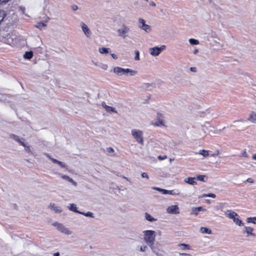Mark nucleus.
<instances>
[{
    "label": "nucleus",
    "mask_w": 256,
    "mask_h": 256,
    "mask_svg": "<svg viewBox=\"0 0 256 256\" xmlns=\"http://www.w3.org/2000/svg\"><path fill=\"white\" fill-rule=\"evenodd\" d=\"M46 26V24H44L43 22H39L38 23V25L36 26V27L39 28H42L43 27H45Z\"/></svg>",
    "instance_id": "obj_41"
},
{
    "label": "nucleus",
    "mask_w": 256,
    "mask_h": 256,
    "mask_svg": "<svg viewBox=\"0 0 256 256\" xmlns=\"http://www.w3.org/2000/svg\"><path fill=\"white\" fill-rule=\"evenodd\" d=\"M10 0H0V5L8 2Z\"/></svg>",
    "instance_id": "obj_47"
},
{
    "label": "nucleus",
    "mask_w": 256,
    "mask_h": 256,
    "mask_svg": "<svg viewBox=\"0 0 256 256\" xmlns=\"http://www.w3.org/2000/svg\"><path fill=\"white\" fill-rule=\"evenodd\" d=\"M62 178L64 180H66L70 182L72 185L74 186H77V183L72 178H70V176H66V175H62Z\"/></svg>",
    "instance_id": "obj_19"
},
{
    "label": "nucleus",
    "mask_w": 256,
    "mask_h": 256,
    "mask_svg": "<svg viewBox=\"0 0 256 256\" xmlns=\"http://www.w3.org/2000/svg\"><path fill=\"white\" fill-rule=\"evenodd\" d=\"M60 162H61L58 161V162H56V164H58L60 165Z\"/></svg>",
    "instance_id": "obj_61"
},
{
    "label": "nucleus",
    "mask_w": 256,
    "mask_h": 256,
    "mask_svg": "<svg viewBox=\"0 0 256 256\" xmlns=\"http://www.w3.org/2000/svg\"><path fill=\"white\" fill-rule=\"evenodd\" d=\"M196 154L202 155L204 158H206V157L209 156L208 151L205 150H200L199 152H197Z\"/></svg>",
    "instance_id": "obj_24"
},
{
    "label": "nucleus",
    "mask_w": 256,
    "mask_h": 256,
    "mask_svg": "<svg viewBox=\"0 0 256 256\" xmlns=\"http://www.w3.org/2000/svg\"><path fill=\"white\" fill-rule=\"evenodd\" d=\"M165 48L166 46L164 45L160 48L158 46L151 48H149V52L153 56H158Z\"/></svg>",
    "instance_id": "obj_9"
},
{
    "label": "nucleus",
    "mask_w": 256,
    "mask_h": 256,
    "mask_svg": "<svg viewBox=\"0 0 256 256\" xmlns=\"http://www.w3.org/2000/svg\"><path fill=\"white\" fill-rule=\"evenodd\" d=\"M180 192L178 190H168V194L176 196L180 194Z\"/></svg>",
    "instance_id": "obj_29"
},
{
    "label": "nucleus",
    "mask_w": 256,
    "mask_h": 256,
    "mask_svg": "<svg viewBox=\"0 0 256 256\" xmlns=\"http://www.w3.org/2000/svg\"><path fill=\"white\" fill-rule=\"evenodd\" d=\"M192 210L194 214L196 216L198 214L199 212L205 210V209H204L202 206H198L193 208Z\"/></svg>",
    "instance_id": "obj_21"
},
{
    "label": "nucleus",
    "mask_w": 256,
    "mask_h": 256,
    "mask_svg": "<svg viewBox=\"0 0 256 256\" xmlns=\"http://www.w3.org/2000/svg\"><path fill=\"white\" fill-rule=\"evenodd\" d=\"M200 230L202 234H212V230L207 228L201 227Z\"/></svg>",
    "instance_id": "obj_25"
},
{
    "label": "nucleus",
    "mask_w": 256,
    "mask_h": 256,
    "mask_svg": "<svg viewBox=\"0 0 256 256\" xmlns=\"http://www.w3.org/2000/svg\"><path fill=\"white\" fill-rule=\"evenodd\" d=\"M190 70L194 72H197V69L195 67H191L190 68Z\"/></svg>",
    "instance_id": "obj_50"
},
{
    "label": "nucleus",
    "mask_w": 256,
    "mask_h": 256,
    "mask_svg": "<svg viewBox=\"0 0 256 256\" xmlns=\"http://www.w3.org/2000/svg\"><path fill=\"white\" fill-rule=\"evenodd\" d=\"M225 214L228 218L232 219L237 225L241 226L244 224L242 221L238 218V216L236 212L228 210L226 212Z\"/></svg>",
    "instance_id": "obj_3"
},
{
    "label": "nucleus",
    "mask_w": 256,
    "mask_h": 256,
    "mask_svg": "<svg viewBox=\"0 0 256 256\" xmlns=\"http://www.w3.org/2000/svg\"><path fill=\"white\" fill-rule=\"evenodd\" d=\"M124 178L126 179V177H125V176H124Z\"/></svg>",
    "instance_id": "obj_64"
},
{
    "label": "nucleus",
    "mask_w": 256,
    "mask_h": 256,
    "mask_svg": "<svg viewBox=\"0 0 256 256\" xmlns=\"http://www.w3.org/2000/svg\"><path fill=\"white\" fill-rule=\"evenodd\" d=\"M92 62L96 66H98L99 68H102L104 70H106L108 69V66L106 64H102L101 62Z\"/></svg>",
    "instance_id": "obj_22"
},
{
    "label": "nucleus",
    "mask_w": 256,
    "mask_h": 256,
    "mask_svg": "<svg viewBox=\"0 0 256 256\" xmlns=\"http://www.w3.org/2000/svg\"><path fill=\"white\" fill-rule=\"evenodd\" d=\"M149 246L152 252L157 256H164V251L158 244H154Z\"/></svg>",
    "instance_id": "obj_5"
},
{
    "label": "nucleus",
    "mask_w": 256,
    "mask_h": 256,
    "mask_svg": "<svg viewBox=\"0 0 256 256\" xmlns=\"http://www.w3.org/2000/svg\"><path fill=\"white\" fill-rule=\"evenodd\" d=\"M144 241L148 246L154 244L156 240V232L152 230H146L144 231Z\"/></svg>",
    "instance_id": "obj_1"
},
{
    "label": "nucleus",
    "mask_w": 256,
    "mask_h": 256,
    "mask_svg": "<svg viewBox=\"0 0 256 256\" xmlns=\"http://www.w3.org/2000/svg\"><path fill=\"white\" fill-rule=\"evenodd\" d=\"M220 130H217V132H217L216 133H217V134H218V132H220Z\"/></svg>",
    "instance_id": "obj_63"
},
{
    "label": "nucleus",
    "mask_w": 256,
    "mask_h": 256,
    "mask_svg": "<svg viewBox=\"0 0 256 256\" xmlns=\"http://www.w3.org/2000/svg\"><path fill=\"white\" fill-rule=\"evenodd\" d=\"M198 52V50L196 48L194 50V54H196Z\"/></svg>",
    "instance_id": "obj_57"
},
{
    "label": "nucleus",
    "mask_w": 256,
    "mask_h": 256,
    "mask_svg": "<svg viewBox=\"0 0 256 256\" xmlns=\"http://www.w3.org/2000/svg\"><path fill=\"white\" fill-rule=\"evenodd\" d=\"M219 154H220L219 152L217 151L216 152L214 153V154H209V156H217L219 155Z\"/></svg>",
    "instance_id": "obj_46"
},
{
    "label": "nucleus",
    "mask_w": 256,
    "mask_h": 256,
    "mask_svg": "<svg viewBox=\"0 0 256 256\" xmlns=\"http://www.w3.org/2000/svg\"><path fill=\"white\" fill-rule=\"evenodd\" d=\"M245 231L244 232H246L247 234V236H255V234L253 232L254 228L250 226H245Z\"/></svg>",
    "instance_id": "obj_16"
},
{
    "label": "nucleus",
    "mask_w": 256,
    "mask_h": 256,
    "mask_svg": "<svg viewBox=\"0 0 256 256\" xmlns=\"http://www.w3.org/2000/svg\"><path fill=\"white\" fill-rule=\"evenodd\" d=\"M6 16V12L4 10H0V24L2 22Z\"/></svg>",
    "instance_id": "obj_28"
},
{
    "label": "nucleus",
    "mask_w": 256,
    "mask_h": 256,
    "mask_svg": "<svg viewBox=\"0 0 256 256\" xmlns=\"http://www.w3.org/2000/svg\"><path fill=\"white\" fill-rule=\"evenodd\" d=\"M10 136L11 138L18 142L20 146H24V141L26 140L24 138H20L18 136L14 134H10Z\"/></svg>",
    "instance_id": "obj_11"
},
{
    "label": "nucleus",
    "mask_w": 256,
    "mask_h": 256,
    "mask_svg": "<svg viewBox=\"0 0 256 256\" xmlns=\"http://www.w3.org/2000/svg\"><path fill=\"white\" fill-rule=\"evenodd\" d=\"M148 248L146 246H142L140 248V250L142 252H144L148 250Z\"/></svg>",
    "instance_id": "obj_39"
},
{
    "label": "nucleus",
    "mask_w": 256,
    "mask_h": 256,
    "mask_svg": "<svg viewBox=\"0 0 256 256\" xmlns=\"http://www.w3.org/2000/svg\"><path fill=\"white\" fill-rule=\"evenodd\" d=\"M33 56V52L32 51L26 52L24 54V58L26 60H30Z\"/></svg>",
    "instance_id": "obj_23"
},
{
    "label": "nucleus",
    "mask_w": 256,
    "mask_h": 256,
    "mask_svg": "<svg viewBox=\"0 0 256 256\" xmlns=\"http://www.w3.org/2000/svg\"><path fill=\"white\" fill-rule=\"evenodd\" d=\"M59 166L62 168H65L66 167V166L62 162L60 163Z\"/></svg>",
    "instance_id": "obj_51"
},
{
    "label": "nucleus",
    "mask_w": 256,
    "mask_h": 256,
    "mask_svg": "<svg viewBox=\"0 0 256 256\" xmlns=\"http://www.w3.org/2000/svg\"><path fill=\"white\" fill-rule=\"evenodd\" d=\"M60 256V253L58 252L54 254V256Z\"/></svg>",
    "instance_id": "obj_60"
},
{
    "label": "nucleus",
    "mask_w": 256,
    "mask_h": 256,
    "mask_svg": "<svg viewBox=\"0 0 256 256\" xmlns=\"http://www.w3.org/2000/svg\"><path fill=\"white\" fill-rule=\"evenodd\" d=\"M114 72L118 76H122L130 73V74L131 76H133L137 73L136 71L132 70L130 68H123L119 66L115 67L114 68Z\"/></svg>",
    "instance_id": "obj_2"
},
{
    "label": "nucleus",
    "mask_w": 256,
    "mask_h": 256,
    "mask_svg": "<svg viewBox=\"0 0 256 256\" xmlns=\"http://www.w3.org/2000/svg\"><path fill=\"white\" fill-rule=\"evenodd\" d=\"M107 152H108V153H112L114 152V150L112 148V147H109V148H107Z\"/></svg>",
    "instance_id": "obj_43"
},
{
    "label": "nucleus",
    "mask_w": 256,
    "mask_h": 256,
    "mask_svg": "<svg viewBox=\"0 0 256 256\" xmlns=\"http://www.w3.org/2000/svg\"><path fill=\"white\" fill-rule=\"evenodd\" d=\"M166 212L170 214H178L180 213L179 208L177 205H172L167 208Z\"/></svg>",
    "instance_id": "obj_10"
},
{
    "label": "nucleus",
    "mask_w": 256,
    "mask_h": 256,
    "mask_svg": "<svg viewBox=\"0 0 256 256\" xmlns=\"http://www.w3.org/2000/svg\"><path fill=\"white\" fill-rule=\"evenodd\" d=\"M205 197H210V198H216V195L214 194L209 193V194H203L200 196V198H205Z\"/></svg>",
    "instance_id": "obj_34"
},
{
    "label": "nucleus",
    "mask_w": 256,
    "mask_h": 256,
    "mask_svg": "<svg viewBox=\"0 0 256 256\" xmlns=\"http://www.w3.org/2000/svg\"><path fill=\"white\" fill-rule=\"evenodd\" d=\"M151 86L152 85L149 83H144L142 86V88L146 90H148Z\"/></svg>",
    "instance_id": "obj_38"
},
{
    "label": "nucleus",
    "mask_w": 256,
    "mask_h": 256,
    "mask_svg": "<svg viewBox=\"0 0 256 256\" xmlns=\"http://www.w3.org/2000/svg\"><path fill=\"white\" fill-rule=\"evenodd\" d=\"M256 216L249 217L246 218V222L248 223L252 222V223L256 224Z\"/></svg>",
    "instance_id": "obj_33"
},
{
    "label": "nucleus",
    "mask_w": 256,
    "mask_h": 256,
    "mask_svg": "<svg viewBox=\"0 0 256 256\" xmlns=\"http://www.w3.org/2000/svg\"><path fill=\"white\" fill-rule=\"evenodd\" d=\"M102 106L103 108H105L106 110L108 112H113L114 113L117 112L115 108H112L110 106H107L104 102H102Z\"/></svg>",
    "instance_id": "obj_14"
},
{
    "label": "nucleus",
    "mask_w": 256,
    "mask_h": 256,
    "mask_svg": "<svg viewBox=\"0 0 256 256\" xmlns=\"http://www.w3.org/2000/svg\"><path fill=\"white\" fill-rule=\"evenodd\" d=\"M24 148V150L30 154H32V152L30 149V146H27L24 143V146H22Z\"/></svg>",
    "instance_id": "obj_31"
},
{
    "label": "nucleus",
    "mask_w": 256,
    "mask_h": 256,
    "mask_svg": "<svg viewBox=\"0 0 256 256\" xmlns=\"http://www.w3.org/2000/svg\"><path fill=\"white\" fill-rule=\"evenodd\" d=\"M244 122V120L243 119H240V120H235V121L234 122V123H236V122Z\"/></svg>",
    "instance_id": "obj_58"
},
{
    "label": "nucleus",
    "mask_w": 256,
    "mask_h": 256,
    "mask_svg": "<svg viewBox=\"0 0 256 256\" xmlns=\"http://www.w3.org/2000/svg\"><path fill=\"white\" fill-rule=\"evenodd\" d=\"M188 42L192 45H198L200 43L198 40L192 38H190Z\"/></svg>",
    "instance_id": "obj_32"
},
{
    "label": "nucleus",
    "mask_w": 256,
    "mask_h": 256,
    "mask_svg": "<svg viewBox=\"0 0 256 256\" xmlns=\"http://www.w3.org/2000/svg\"><path fill=\"white\" fill-rule=\"evenodd\" d=\"M140 24L139 28L144 30L146 32L149 33L151 32L152 28L150 26L146 24V21L142 18H138Z\"/></svg>",
    "instance_id": "obj_8"
},
{
    "label": "nucleus",
    "mask_w": 256,
    "mask_h": 256,
    "mask_svg": "<svg viewBox=\"0 0 256 256\" xmlns=\"http://www.w3.org/2000/svg\"><path fill=\"white\" fill-rule=\"evenodd\" d=\"M50 210L54 211L56 213L58 214L62 212V209L60 206H56L54 203H50L49 206Z\"/></svg>",
    "instance_id": "obj_13"
},
{
    "label": "nucleus",
    "mask_w": 256,
    "mask_h": 256,
    "mask_svg": "<svg viewBox=\"0 0 256 256\" xmlns=\"http://www.w3.org/2000/svg\"><path fill=\"white\" fill-rule=\"evenodd\" d=\"M196 178L194 177H188L184 180V182L190 185L194 186L196 184Z\"/></svg>",
    "instance_id": "obj_15"
},
{
    "label": "nucleus",
    "mask_w": 256,
    "mask_h": 256,
    "mask_svg": "<svg viewBox=\"0 0 256 256\" xmlns=\"http://www.w3.org/2000/svg\"><path fill=\"white\" fill-rule=\"evenodd\" d=\"M72 8L73 10L76 11L78 10V6L74 4L72 6Z\"/></svg>",
    "instance_id": "obj_49"
},
{
    "label": "nucleus",
    "mask_w": 256,
    "mask_h": 256,
    "mask_svg": "<svg viewBox=\"0 0 256 256\" xmlns=\"http://www.w3.org/2000/svg\"><path fill=\"white\" fill-rule=\"evenodd\" d=\"M44 155H45L46 157H48L50 160H51V158H52L49 154H48L47 153H44Z\"/></svg>",
    "instance_id": "obj_53"
},
{
    "label": "nucleus",
    "mask_w": 256,
    "mask_h": 256,
    "mask_svg": "<svg viewBox=\"0 0 256 256\" xmlns=\"http://www.w3.org/2000/svg\"><path fill=\"white\" fill-rule=\"evenodd\" d=\"M145 218L147 220L150 221V222H155L156 220V219L150 216V214H148L147 212L145 213Z\"/></svg>",
    "instance_id": "obj_27"
},
{
    "label": "nucleus",
    "mask_w": 256,
    "mask_h": 256,
    "mask_svg": "<svg viewBox=\"0 0 256 256\" xmlns=\"http://www.w3.org/2000/svg\"><path fill=\"white\" fill-rule=\"evenodd\" d=\"M208 1H209V2H210V4H211V3H212V2L213 0H208Z\"/></svg>",
    "instance_id": "obj_62"
},
{
    "label": "nucleus",
    "mask_w": 256,
    "mask_h": 256,
    "mask_svg": "<svg viewBox=\"0 0 256 256\" xmlns=\"http://www.w3.org/2000/svg\"><path fill=\"white\" fill-rule=\"evenodd\" d=\"M130 31V28L128 26L123 25L121 28L118 29V35L123 38H124L127 36Z\"/></svg>",
    "instance_id": "obj_7"
},
{
    "label": "nucleus",
    "mask_w": 256,
    "mask_h": 256,
    "mask_svg": "<svg viewBox=\"0 0 256 256\" xmlns=\"http://www.w3.org/2000/svg\"><path fill=\"white\" fill-rule=\"evenodd\" d=\"M110 55L114 59H116L118 58L117 56L114 54H111Z\"/></svg>",
    "instance_id": "obj_54"
},
{
    "label": "nucleus",
    "mask_w": 256,
    "mask_h": 256,
    "mask_svg": "<svg viewBox=\"0 0 256 256\" xmlns=\"http://www.w3.org/2000/svg\"><path fill=\"white\" fill-rule=\"evenodd\" d=\"M246 182H248V183H250V184H253L254 183V180L252 178H248L246 179Z\"/></svg>",
    "instance_id": "obj_44"
},
{
    "label": "nucleus",
    "mask_w": 256,
    "mask_h": 256,
    "mask_svg": "<svg viewBox=\"0 0 256 256\" xmlns=\"http://www.w3.org/2000/svg\"><path fill=\"white\" fill-rule=\"evenodd\" d=\"M206 177L204 175H198L197 176L196 179L199 181L205 182L204 178Z\"/></svg>",
    "instance_id": "obj_37"
},
{
    "label": "nucleus",
    "mask_w": 256,
    "mask_h": 256,
    "mask_svg": "<svg viewBox=\"0 0 256 256\" xmlns=\"http://www.w3.org/2000/svg\"><path fill=\"white\" fill-rule=\"evenodd\" d=\"M132 135L135 138L136 141L140 144H144L143 132L137 129H132L131 130Z\"/></svg>",
    "instance_id": "obj_4"
},
{
    "label": "nucleus",
    "mask_w": 256,
    "mask_h": 256,
    "mask_svg": "<svg viewBox=\"0 0 256 256\" xmlns=\"http://www.w3.org/2000/svg\"><path fill=\"white\" fill-rule=\"evenodd\" d=\"M181 254L182 256H191L190 254H185V253L181 254Z\"/></svg>",
    "instance_id": "obj_56"
},
{
    "label": "nucleus",
    "mask_w": 256,
    "mask_h": 256,
    "mask_svg": "<svg viewBox=\"0 0 256 256\" xmlns=\"http://www.w3.org/2000/svg\"><path fill=\"white\" fill-rule=\"evenodd\" d=\"M80 26H81L82 32L84 33L86 36L87 37L90 36L92 32H90V30L88 26L84 22H82L80 24Z\"/></svg>",
    "instance_id": "obj_12"
},
{
    "label": "nucleus",
    "mask_w": 256,
    "mask_h": 256,
    "mask_svg": "<svg viewBox=\"0 0 256 256\" xmlns=\"http://www.w3.org/2000/svg\"><path fill=\"white\" fill-rule=\"evenodd\" d=\"M252 158L253 160H256V154H254L252 156Z\"/></svg>",
    "instance_id": "obj_59"
},
{
    "label": "nucleus",
    "mask_w": 256,
    "mask_h": 256,
    "mask_svg": "<svg viewBox=\"0 0 256 256\" xmlns=\"http://www.w3.org/2000/svg\"><path fill=\"white\" fill-rule=\"evenodd\" d=\"M150 5L152 6H156V3L153 1H152L150 2Z\"/></svg>",
    "instance_id": "obj_52"
},
{
    "label": "nucleus",
    "mask_w": 256,
    "mask_h": 256,
    "mask_svg": "<svg viewBox=\"0 0 256 256\" xmlns=\"http://www.w3.org/2000/svg\"><path fill=\"white\" fill-rule=\"evenodd\" d=\"M158 158L159 160H164L166 159L167 158V156H158Z\"/></svg>",
    "instance_id": "obj_45"
},
{
    "label": "nucleus",
    "mask_w": 256,
    "mask_h": 256,
    "mask_svg": "<svg viewBox=\"0 0 256 256\" xmlns=\"http://www.w3.org/2000/svg\"><path fill=\"white\" fill-rule=\"evenodd\" d=\"M248 121H250L252 123H256V112H252L248 117V118L247 119Z\"/></svg>",
    "instance_id": "obj_18"
},
{
    "label": "nucleus",
    "mask_w": 256,
    "mask_h": 256,
    "mask_svg": "<svg viewBox=\"0 0 256 256\" xmlns=\"http://www.w3.org/2000/svg\"><path fill=\"white\" fill-rule=\"evenodd\" d=\"M136 56L134 58L135 60H140V53L138 50L135 51Z\"/></svg>",
    "instance_id": "obj_40"
},
{
    "label": "nucleus",
    "mask_w": 256,
    "mask_h": 256,
    "mask_svg": "<svg viewBox=\"0 0 256 256\" xmlns=\"http://www.w3.org/2000/svg\"><path fill=\"white\" fill-rule=\"evenodd\" d=\"M152 189L162 192L164 194H168V190L158 187H153Z\"/></svg>",
    "instance_id": "obj_26"
},
{
    "label": "nucleus",
    "mask_w": 256,
    "mask_h": 256,
    "mask_svg": "<svg viewBox=\"0 0 256 256\" xmlns=\"http://www.w3.org/2000/svg\"><path fill=\"white\" fill-rule=\"evenodd\" d=\"M142 176L143 178H146L147 179L149 178L148 175V174L146 172H143V173H142Z\"/></svg>",
    "instance_id": "obj_42"
},
{
    "label": "nucleus",
    "mask_w": 256,
    "mask_h": 256,
    "mask_svg": "<svg viewBox=\"0 0 256 256\" xmlns=\"http://www.w3.org/2000/svg\"><path fill=\"white\" fill-rule=\"evenodd\" d=\"M79 214L84 215L86 216H88L92 218H94V214L91 212H80Z\"/></svg>",
    "instance_id": "obj_30"
},
{
    "label": "nucleus",
    "mask_w": 256,
    "mask_h": 256,
    "mask_svg": "<svg viewBox=\"0 0 256 256\" xmlns=\"http://www.w3.org/2000/svg\"><path fill=\"white\" fill-rule=\"evenodd\" d=\"M109 48H99V52L101 54H108L109 52Z\"/></svg>",
    "instance_id": "obj_35"
},
{
    "label": "nucleus",
    "mask_w": 256,
    "mask_h": 256,
    "mask_svg": "<svg viewBox=\"0 0 256 256\" xmlns=\"http://www.w3.org/2000/svg\"><path fill=\"white\" fill-rule=\"evenodd\" d=\"M241 156H242V157H245V158H248V154H247V153L246 152V151H244L243 152Z\"/></svg>",
    "instance_id": "obj_48"
},
{
    "label": "nucleus",
    "mask_w": 256,
    "mask_h": 256,
    "mask_svg": "<svg viewBox=\"0 0 256 256\" xmlns=\"http://www.w3.org/2000/svg\"><path fill=\"white\" fill-rule=\"evenodd\" d=\"M162 115L160 114H157V118L154 124L156 126H160V125H163V120L161 118Z\"/></svg>",
    "instance_id": "obj_17"
},
{
    "label": "nucleus",
    "mask_w": 256,
    "mask_h": 256,
    "mask_svg": "<svg viewBox=\"0 0 256 256\" xmlns=\"http://www.w3.org/2000/svg\"><path fill=\"white\" fill-rule=\"evenodd\" d=\"M51 160L54 164H56V162H58L57 160L54 158H51Z\"/></svg>",
    "instance_id": "obj_55"
},
{
    "label": "nucleus",
    "mask_w": 256,
    "mask_h": 256,
    "mask_svg": "<svg viewBox=\"0 0 256 256\" xmlns=\"http://www.w3.org/2000/svg\"><path fill=\"white\" fill-rule=\"evenodd\" d=\"M178 246H181L183 250H190V246L188 244H178Z\"/></svg>",
    "instance_id": "obj_36"
},
{
    "label": "nucleus",
    "mask_w": 256,
    "mask_h": 256,
    "mask_svg": "<svg viewBox=\"0 0 256 256\" xmlns=\"http://www.w3.org/2000/svg\"><path fill=\"white\" fill-rule=\"evenodd\" d=\"M68 209L74 212L79 214L80 211L77 210L76 206L74 204H70L69 206H68Z\"/></svg>",
    "instance_id": "obj_20"
},
{
    "label": "nucleus",
    "mask_w": 256,
    "mask_h": 256,
    "mask_svg": "<svg viewBox=\"0 0 256 256\" xmlns=\"http://www.w3.org/2000/svg\"><path fill=\"white\" fill-rule=\"evenodd\" d=\"M52 225L56 226L58 230L61 232L67 235H70L72 234V232L69 230L68 228H66L62 224L58 222H55L52 224Z\"/></svg>",
    "instance_id": "obj_6"
}]
</instances>
